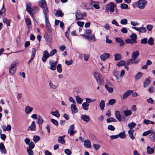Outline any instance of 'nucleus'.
I'll return each instance as SVG.
<instances>
[{"mask_svg":"<svg viewBox=\"0 0 155 155\" xmlns=\"http://www.w3.org/2000/svg\"><path fill=\"white\" fill-rule=\"evenodd\" d=\"M138 7L140 9H143L147 4L146 0H138L137 2Z\"/></svg>","mask_w":155,"mask_h":155,"instance_id":"nucleus-6","label":"nucleus"},{"mask_svg":"<svg viewBox=\"0 0 155 155\" xmlns=\"http://www.w3.org/2000/svg\"><path fill=\"white\" fill-rule=\"evenodd\" d=\"M154 39L152 37H150L149 38L148 40L147 41L148 44L150 45H153L154 43Z\"/></svg>","mask_w":155,"mask_h":155,"instance_id":"nucleus-45","label":"nucleus"},{"mask_svg":"<svg viewBox=\"0 0 155 155\" xmlns=\"http://www.w3.org/2000/svg\"><path fill=\"white\" fill-rule=\"evenodd\" d=\"M150 80L148 78H147L143 82V86L144 87H147L150 84Z\"/></svg>","mask_w":155,"mask_h":155,"instance_id":"nucleus-29","label":"nucleus"},{"mask_svg":"<svg viewBox=\"0 0 155 155\" xmlns=\"http://www.w3.org/2000/svg\"><path fill=\"white\" fill-rule=\"evenodd\" d=\"M64 152L67 155H71V152L70 149H66L64 150Z\"/></svg>","mask_w":155,"mask_h":155,"instance_id":"nucleus-64","label":"nucleus"},{"mask_svg":"<svg viewBox=\"0 0 155 155\" xmlns=\"http://www.w3.org/2000/svg\"><path fill=\"white\" fill-rule=\"evenodd\" d=\"M84 146L87 148H91V144L90 140H87L84 142Z\"/></svg>","mask_w":155,"mask_h":155,"instance_id":"nucleus-27","label":"nucleus"},{"mask_svg":"<svg viewBox=\"0 0 155 155\" xmlns=\"http://www.w3.org/2000/svg\"><path fill=\"white\" fill-rule=\"evenodd\" d=\"M57 52V50L56 49H54L53 50H51L50 52L49 55L50 56H53L54 54L56 53Z\"/></svg>","mask_w":155,"mask_h":155,"instance_id":"nucleus-58","label":"nucleus"},{"mask_svg":"<svg viewBox=\"0 0 155 155\" xmlns=\"http://www.w3.org/2000/svg\"><path fill=\"white\" fill-rule=\"evenodd\" d=\"M115 116L116 118L119 121H121V116L120 112L119 110H116L115 113Z\"/></svg>","mask_w":155,"mask_h":155,"instance_id":"nucleus-23","label":"nucleus"},{"mask_svg":"<svg viewBox=\"0 0 155 155\" xmlns=\"http://www.w3.org/2000/svg\"><path fill=\"white\" fill-rule=\"evenodd\" d=\"M125 42L127 43H130L132 44L137 43V41H134L132 39H127L125 40Z\"/></svg>","mask_w":155,"mask_h":155,"instance_id":"nucleus-40","label":"nucleus"},{"mask_svg":"<svg viewBox=\"0 0 155 155\" xmlns=\"http://www.w3.org/2000/svg\"><path fill=\"white\" fill-rule=\"evenodd\" d=\"M105 106V102L104 100H101L99 103V106L101 110H103Z\"/></svg>","mask_w":155,"mask_h":155,"instance_id":"nucleus-37","label":"nucleus"},{"mask_svg":"<svg viewBox=\"0 0 155 155\" xmlns=\"http://www.w3.org/2000/svg\"><path fill=\"white\" fill-rule=\"evenodd\" d=\"M33 110V108L28 106L25 107V113L28 114H30L31 111H32Z\"/></svg>","mask_w":155,"mask_h":155,"instance_id":"nucleus-24","label":"nucleus"},{"mask_svg":"<svg viewBox=\"0 0 155 155\" xmlns=\"http://www.w3.org/2000/svg\"><path fill=\"white\" fill-rule=\"evenodd\" d=\"M75 99L77 103L78 104H81L83 101V99L78 96H76Z\"/></svg>","mask_w":155,"mask_h":155,"instance_id":"nucleus-34","label":"nucleus"},{"mask_svg":"<svg viewBox=\"0 0 155 155\" xmlns=\"http://www.w3.org/2000/svg\"><path fill=\"white\" fill-rule=\"evenodd\" d=\"M63 15H64L63 13L60 10H58L55 13V16L57 17H62Z\"/></svg>","mask_w":155,"mask_h":155,"instance_id":"nucleus-32","label":"nucleus"},{"mask_svg":"<svg viewBox=\"0 0 155 155\" xmlns=\"http://www.w3.org/2000/svg\"><path fill=\"white\" fill-rule=\"evenodd\" d=\"M91 4L95 9H98L100 8L98 2L91 1Z\"/></svg>","mask_w":155,"mask_h":155,"instance_id":"nucleus-20","label":"nucleus"},{"mask_svg":"<svg viewBox=\"0 0 155 155\" xmlns=\"http://www.w3.org/2000/svg\"><path fill=\"white\" fill-rule=\"evenodd\" d=\"M106 121L107 123H109L112 122H115L117 120L114 117H110L107 119Z\"/></svg>","mask_w":155,"mask_h":155,"instance_id":"nucleus-44","label":"nucleus"},{"mask_svg":"<svg viewBox=\"0 0 155 155\" xmlns=\"http://www.w3.org/2000/svg\"><path fill=\"white\" fill-rule=\"evenodd\" d=\"M71 109L72 114H75L78 112V109L75 104H71Z\"/></svg>","mask_w":155,"mask_h":155,"instance_id":"nucleus-14","label":"nucleus"},{"mask_svg":"<svg viewBox=\"0 0 155 155\" xmlns=\"http://www.w3.org/2000/svg\"><path fill=\"white\" fill-rule=\"evenodd\" d=\"M153 131L151 130H149L146 131L144 132L142 134V135L143 136H146L149 134H151V133Z\"/></svg>","mask_w":155,"mask_h":155,"instance_id":"nucleus-50","label":"nucleus"},{"mask_svg":"<svg viewBox=\"0 0 155 155\" xmlns=\"http://www.w3.org/2000/svg\"><path fill=\"white\" fill-rule=\"evenodd\" d=\"M25 21L27 27L29 31L31 28V22L30 19L29 18H27L25 19Z\"/></svg>","mask_w":155,"mask_h":155,"instance_id":"nucleus-18","label":"nucleus"},{"mask_svg":"<svg viewBox=\"0 0 155 155\" xmlns=\"http://www.w3.org/2000/svg\"><path fill=\"white\" fill-rule=\"evenodd\" d=\"M124 112V114L126 116H130L132 114L131 111L130 110H125Z\"/></svg>","mask_w":155,"mask_h":155,"instance_id":"nucleus-46","label":"nucleus"},{"mask_svg":"<svg viewBox=\"0 0 155 155\" xmlns=\"http://www.w3.org/2000/svg\"><path fill=\"white\" fill-rule=\"evenodd\" d=\"M30 4H27L26 5V10L32 18H34V14L31 12V8Z\"/></svg>","mask_w":155,"mask_h":155,"instance_id":"nucleus-13","label":"nucleus"},{"mask_svg":"<svg viewBox=\"0 0 155 155\" xmlns=\"http://www.w3.org/2000/svg\"><path fill=\"white\" fill-rule=\"evenodd\" d=\"M132 58L131 59H129L127 61V64L128 66L130 64H133V60Z\"/></svg>","mask_w":155,"mask_h":155,"instance_id":"nucleus-54","label":"nucleus"},{"mask_svg":"<svg viewBox=\"0 0 155 155\" xmlns=\"http://www.w3.org/2000/svg\"><path fill=\"white\" fill-rule=\"evenodd\" d=\"M49 85L50 88L53 89H55L57 86L52 83L51 81H49Z\"/></svg>","mask_w":155,"mask_h":155,"instance_id":"nucleus-53","label":"nucleus"},{"mask_svg":"<svg viewBox=\"0 0 155 155\" xmlns=\"http://www.w3.org/2000/svg\"><path fill=\"white\" fill-rule=\"evenodd\" d=\"M39 5L42 7L43 8V13L45 18V22L46 24V28L50 33L51 31L50 24L48 20L47 14L48 13V10L47 7V5L46 1L45 0H41L38 2Z\"/></svg>","mask_w":155,"mask_h":155,"instance_id":"nucleus-1","label":"nucleus"},{"mask_svg":"<svg viewBox=\"0 0 155 155\" xmlns=\"http://www.w3.org/2000/svg\"><path fill=\"white\" fill-rule=\"evenodd\" d=\"M18 62L19 61L18 60H16L12 62L9 68V72L10 74L13 75L15 74L16 71L15 67L17 66Z\"/></svg>","mask_w":155,"mask_h":155,"instance_id":"nucleus-3","label":"nucleus"},{"mask_svg":"<svg viewBox=\"0 0 155 155\" xmlns=\"http://www.w3.org/2000/svg\"><path fill=\"white\" fill-rule=\"evenodd\" d=\"M81 35L85 39L88 40L89 41H96V38L95 35L94 34H93L92 35H87L85 34H81Z\"/></svg>","mask_w":155,"mask_h":155,"instance_id":"nucleus-7","label":"nucleus"},{"mask_svg":"<svg viewBox=\"0 0 155 155\" xmlns=\"http://www.w3.org/2000/svg\"><path fill=\"white\" fill-rule=\"evenodd\" d=\"M147 41V38H144L141 40V43L143 44H146Z\"/></svg>","mask_w":155,"mask_h":155,"instance_id":"nucleus-61","label":"nucleus"},{"mask_svg":"<svg viewBox=\"0 0 155 155\" xmlns=\"http://www.w3.org/2000/svg\"><path fill=\"white\" fill-rule=\"evenodd\" d=\"M50 57L49 53L47 50H45L43 52V55L41 58L42 61L44 62H45L47 59Z\"/></svg>","mask_w":155,"mask_h":155,"instance_id":"nucleus-9","label":"nucleus"},{"mask_svg":"<svg viewBox=\"0 0 155 155\" xmlns=\"http://www.w3.org/2000/svg\"><path fill=\"white\" fill-rule=\"evenodd\" d=\"M82 120L86 122H88L90 121V118L87 115H82L81 117Z\"/></svg>","mask_w":155,"mask_h":155,"instance_id":"nucleus-26","label":"nucleus"},{"mask_svg":"<svg viewBox=\"0 0 155 155\" xmlns=\"http://www.w3.org/2000/svg\"><path fill=\"white\" fill-rule=\"evenodd\" d=\"M133 92L132 90H129L127 91L123 94L122 97L124 99H125L127 97L129 96L130 94Z\"/></svg>","mask_w":155,"mask_h":155,"instance_id":"nucleus-16","label":"nucleus"},{"mask_svg":"<svg viewBox=\"0 0 155 155\" xmlns=\"http://www.w3.org/2000/svg\"><path fill=\"white\" fill-rule=\"evenodd\" d=\"M132 28L138 31L140 33H145L147 31V30L146 28L144 27H132Z\"/></svg>","mask_w":155,"mask_h":155,"instance_id":"nucleus-10","label":"nucleus"},{"mask_svg":"<svg viewBox=\"0 0 155 155\" xmlns=\"http://www.w3.org/2000/svg\"><path fill=\"white\" fill-rule=\"evenodd\" d=\"M92 31L91 30L87 29L86 30L84 34H85L87 35H90Z\"/></svg>","mask_w":155,"mask_h":155,"instance_id":"nucleus-57","label":"nucleus"},{"mask_svg":"<svg viewBox=\"0 0 155 155\" xmlns=\"http://www.w3.org/2000/svg\"><path fill=\"white\" fill-rule=\"evenodd\" d=\"M125 64L126 62L125 61L121 60L117 63V65L118 66H121L125 65Z\"/></svg>","mask_w":155,"mask_h":155,"instance_id":"nucleus-43","label":"nucleus"},{"mask_svg":"<svg viewBox=\"0 0 155 155\" xmlns=\"http://www.w3.org/2000/svg\"><path fill=\"white\" fill-rule=\"evenodd\" d=\"M115 60L116 61H119L122 58L120 54H114Z\"/></svg>","mask_w":155,"mask_h":155,"instance_id":"nucleus-39","label":"nucleus"},{"mask_svg":"<svg viewBox=\"0 0 155 155\" xmlns=\"http://www.w3.org/2000/svg\"><path fill=\"white\" fill-rule=\"evenodd\" d=\"M120 7L122 9H125L128 8V5L125 4H122L120 5Z\"/></svg>","mask_w":155,"mask_h":155,"instance_id":"nucleus-63","label":"nucleus"},{"mask_svg":"<svg viewBox=\"0 0 155 155\" xmlns=\"http://www.w3.org/2000/svg\"><path fill=\"white\" fill-rule=\"evenodd\" d=\"M74 125H71L68 129V133L70 135L72 136L74 133Z\"/></svg>","mask_w":155,"mask_h":155,"instance_id":"nucleus-17","label":"nucleus"},{"mask_svg":"<svg viewBox=\"0 0 155 155\" xmlns=\"http://www.w3.org/2000/svg\"><path fill=\"white\" fill-rule=\"evenodd\" d=\"M107 6L105 11L106 12H108L109 10H110L111 13L114 12L116 5L114 2H111L109 4L107 5Z\"/></svg>","mask_w":155,"mask_h":155,"instance_id":"nucleus-4","label":"nucleus"},{"mask_svg":"<svg viewBox=\"0 0 155 155\" xmlns=\"http://www.w3.org/2000/svg\"><path fill=\"white\" fill-rule=\"evenodd\" d=\"M105 88L107 90L108 92L110 93H111L113 92V89L112 87H109L107 85H105Z\"/></svg>","mask_w":155,"mask_h":155,"instance_id":"nucleus-42","label":"nucleus"},{"mask_svg":"<svg viewBox=\"0 0 155 155\" xmlns=\"http://www.w3.org/2000/svg\"><path fill=\"white\" fill-rule=\"evenodd\" d=\"M89 104L86 102H84L82 104V107L84 110H88Z\"/></svg>","mask_w":155,"mask_h":155,"instance_id":"nucleus-31","label":"nucleus"},{"mask_svg":"<svg viewBox=\"0 0 155 155\" xmlns=\"http://www.w3.org/2000/svg\"><path fill=\"white\" fill-rule=\"evenodd\" d=\"M0 151L2 153H6L7 151L4 144L2 143H0Z\"/></svg>","mask_w":155,"mask_h":155,"instance_id":"nucleus-21","label":"nucleus"},{"mask_svg":"<svg viewBox=\"0 0 155 155\" xmlns=\"http://www.w3.org/2000/svg\"><path fill=\"white\" fill-rule=\"evenodd\" d=\"M40 139V137L38 136H34L33 138V140L35 142H37Z\"/></svg>","mask_w":155,"mask_h":155,"instance_id":"nucleus-49","label":"nucleus"},{"mask_svg":"<svg viewBox=\"0 0 155 155\" xmlns=\"http://www.w3.org/2000/svg\"><path fill=\"white\" fill-rule=\"evenodd\" d=\"M36 129L35 123L34 121L32 122L31 125L28 128V130H30L31 131H35Z\"/></svg>","mask_w":155,"mask_h":155,"instance_id":"nucleus-15","label":"nucleus"},{"mask_svg":"<svg viewBox=\"0 0 155 155\" xmlns=\"http://www.w3.org/2000/svg\"><path fill=\"white\" fill-rule=\"evenodd\" d=\"M28 145L29 149H32L35 147V145L34 143L33 142H31Z\"/></svg>","mask_w":155,"mask_h":155,"instance_id":"nucleus-56","label":"nucleus"},{"mask_svg":"<svg viewBox=\"0 0 155 155\" xmlns=\"http://www.w3.org/2000/svg\"><path fill=\"white\" fill-rule=\"evenodd\" d=\"M107 129L108 130L111 131H114L115 130V127L111 125H109L108 126Z\"/></svg>","mask_w":155,"mask_h":155,"instance_id":"nucleus-60","label":"nucleus"},{"mask_svg":"<svg viewBox=\"0 0 155 155\" xmlns=\"http://www.w3.org/2000/svg\"><path fill=\"white\" fill-rule=\"evenodd\" d=\"M110 55L109 53H104L102 54L101 55L100 58L102 61H105L106 59L110 58Z\"/></svg>","mask_w":155,"mask_h":155,"instance_id":"nucleus-12","label":"nucleus"},{"mask_svg":"<svg viewBox=\"0 0 155 155\" xmlns=\"http://www.w3.org/2000/svg\"><path fill=\"white\" fill-rule=\"evenodd\" d=\"M139 55V51L137 50L132 52L131 54V58L134 59H136Z\"/></svg>","mask_w":155,"mask_h":155,"instance_id":"nucleus-19","label":"nucleus"},{"mask_svg":"<svg viewBox=\"0 0 155 155\" xmlns=\"http://www.w3.org/2000/svg\"><path fill=\"white\" fill-rule=\"evenodd\" d=\"M76 18L77 20H81L83 19L84 17L86 16V14L82 13L80 11L77 10L75 13Z\"/></svg>","mask_w":155,"mask_h":155,"instance_id":"nucleus-5","label":"nucleus"},{"mask_svg":"<svg viewBox=\"0 0 155 155\" xmlns=\"http://www.w3.org/2000/svg\"><path fill=\"white\" fill-rule=\"evenodd\" d=\"M134 131L133 130H129L128 131L129 136L130 138L132 140H134V137L133 135Z\"/></svg>","mask_w":155,"mask_h":155,"instance_id":"nucleus-30","label":"nucleus"},{"mask_svg":"<svg viewBox=\"0 0 155 155\" xmlns=\"http://www.w3.org/2000/svg\"><path fill=\"white\" fill-rule=\"evenodd\" d=\"M136 126V124L134 122H132L129 123L128 126L130 130H132V129Z\"/></svg>","mask_w":155,"mask_h":155,"instance_id":"nucleus-36","label":"nucleus"},{"mask_svg":"<svg viewBox=\"0 0 155 155\" xmlns=\"http://www.w3.org/2000/svg\"><path fill=\"white\" fill-rule=\"evenodd\" d=\"M49 63L50 66V69L53 71L55 70L56 68V65L58 63V61H54L53 60H50L49 61Z\"/></svg>","mask_w":155,"mask_h":155,"instance_id":"nucleus-8","label":"nucleus"},{"mask_svg":"<svg viewBox=\"0 0 155 155\" xmlns=\"http://www.w3.org/2000/svg\"><path fill=\"white\" fill-rule=\"evenodd\" d=\"M130 37L131 39L134 40V41H137L136 40L137 38V35L135 34L132 33L131 34V35H130Z\"/></svg>","mask_w":155,"mask_h":155,"instance_id":"nucleus-55","label":"nucleus"},{"mask_svg":"<svg viewBox=\"0 0 155 155\" xmlns=\"http://www.w3.org/2000/svg\"><path fill=\"white\" fill-rule=\"evenodd\" d=\"M52 115L54 116L57 117H59L60 116V114L58 110H56L55 111L52 112L51 113Z\"/></svg>","mask_w":155,"mask_h":155,"instance_id":"nucleus-33","label":"nucleus"},{"mask_svg":"<svg viewBox=\"0 0 155 155\" xmlns=\"http://www.w3.org/2000/svg\"><path fill=\"white\" fill-rule=\"evenodd\" d=\"M118 137H119L121 139L124 138L126 137V135L125 132L123 131L120 133L117 134Z\"/></svg>","mask_w":155,"mask_h":155,"instance_id":"nucleus-38","label":"nucleus"},{"mask_svg":"<svg viewBox=\"0 0 155 155\" xmlns=\"http://www.w3.org/2000/svg\"><path fill=\"white\" fill-rule=\"evenodd\" d=\"M146 149L147 153L149 154H152L154 152V149L151 148L149 146L147 147Z\"/></svg>","mask_w":155,"mask_h":155,"instance_id":"nucleus-28","label":"nucleus"},{"mask_svg":"<svg viewBox=\"0 0 155 155\" xmlns=\"http://www.w3.org/2000/svg\"><path fill=\"white\" fill-rule=\"evenodd\" d=\"M115 100L114 99H110L108 101V103H107L106 105L107 106L109 105H113L115 103Z\"/></svg>","mask_w":155,"mask_h":155,"instance_id":"nucleus-41","label":"nucleus"},{"mask_svg":"<svg viewBox=\"0 0 155 155\" xmlns=\"http://www.w3.org/2000/svg\"><path fill=\"white\" fill-rule=\"evenodd\" d=\"M149 137L151 141L155 142V131H153L149 135Z\"/></svg>","mask_w":155,"mask_h":155,"instance_id":"nucleus-22","label":"nucleus"},{"mask_svg":"<svg viewBox=\"0 0 155 155\" xmlns=\"http://www.w3.org/2000/svg\"><path fill=\"white\" fill-rule=\"evenodd\" d=\"M120 23L123 25H126L127 24V21L126 19H123L120 21Z\"/></svg>","mask_w":155,"mask_h":155,"instance_id":"nucleus-51","label":"nucleus"},{"mask_svg":"<svg viewBox=\"0 0 155 155\" xmlns=\"http://www.w3.org/2000/svg\"><path fill=\"white\" fill-rule=\"evenodd\" d=\"M5 8L4 4L2 5V7L1 11H0V16H4L5 15Z\"/></svg>","mask_w":155,"mask_h":155,"instance_id":"nucleus-35","label":"nucleus"},{"mask_svg":"<svg viewBox=\"0 0 155 155\" xmlns=\"http://www.w3.org/2000/svg\"><path fill=\"white\" fill-rule=\"evenodd\" d=\"M83 56L84 60L86 61H87L88 60L89 55L88 54H84Z\"/></svg>","mask_w":155,"mask_h":155,"instance_id":"nucleus-62","label":"nucleus"},{"mask_svg":"<svg viewBox=\"0 0 155 155\" xmlns=\"http://www.w3.org/2000/svg\"><path fill=\"white\" fill-rule=\"evenodd\" d=\"M57 71L59 73H61L62 71L61 65L60 64H58L57 67Z\"/></svg>","mask_w":155,"mask_h":155,"instance_id":"nucleus-52","label":"nucleus"},{"mask_svg":"<svg viewBox=\"0 0 155 155\" xmlns=\"http://www.w3.org/2000/svg\"><path fill=\"white\" fill-rule=\"evenodd\" d=\"M51 122L54 125H55L57 126L58 125V122L57 120H56L53 119H51Z\"/></svg>","mask_w":155,"mask_h":155,"instance_id":"nucleus-59","label":"nucleus"},{"mask_svg":"<svg viewBox=\"0 0 155 155\" xmlns=\"http://www.w3.org/2000/svg\"><path fill=\"white\" fill-rule=\"evenodd\" d=\"M37 119V123L38 124L40 130H42V125L44 120L42 117L39 115L38 116Z\"/></svg>","mask_w":155,"mask_h":155,"instance_id":"nucleus-11","label":"nucleus"},{"mask_svg":"<svg viewBox=\"0 0 155 155\" xmlns=\"http://www.w3.org/2000/svg\"><path fill=\"white\" fill-rule=\"evenodd\" d=\"M65 135L62 136H59L58 137V141L60 143L62 144H64L65 143V140L64 138L65 137Z\"/></svg>","mask_w":155,"mask_h":155,"instance_id":"nucleus-25","label":"nucleus"},{"mask_svg":"<svg viewBox=\"0 0 155 155\" xmlns=\"http://www.w3.org/2000/svg\"><path fill=\"white\" fill-rule=\"evenodd\" d=\"M36 52V49L35 48H32V52L31 55V58H33V59L35 57V53Z\"/></svg>","mask_w":155,"mask_h":155,"instance_id":"nucleus-48","label":"nucleus"},{"mask_svg":"<svg viewBox=\"0 0 155 155\" xmlns=\"http://www.w3.org/2000/svg\"><path fill=\"white\" fill-rule=\"evenodd\" d=\"M142 76V73L141 72H138L135 76V78L136 80H139Z\"/></svg>","mask_w":155,"mask_h":155,"instance_id":"nucleus-47","label":"nucleus"},{"mask_svg":"<svg viewBox=\"0 0 155 155\" xmlns=\"http://www.w3.org/2000/svg\"><path fill=\"white\" fill-rule=\"evenodd\" d=\"M93 74L98 84L100 85H103L104 84V81L101 74L95 71L93 73Z\"/></svg>","mask_w":155,"mask_h":155,"instance_id":"nucleus-2","label":"nucleus"}]
</instances>
